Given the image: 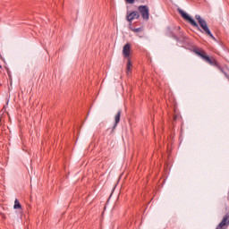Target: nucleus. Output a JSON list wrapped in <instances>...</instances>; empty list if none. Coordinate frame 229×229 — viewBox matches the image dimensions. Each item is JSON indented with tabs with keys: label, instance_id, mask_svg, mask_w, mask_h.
I'll use <instances>...</instances> for the list:
<instances>
[{
	"label": "nucleus",
	"instance_id": "nucleus-1",
	"mask_svg": "<svg viewBox=\"0 0 229 229\" xmlns=\"http://www.w3.org/2000/svg\"><path fill=\"white\" fill-rule=\"evenodd\" d=\"M177 12L179 15H181L184 21H187V22H189L193 28H196L199 31L202 32L207 37H209V38H212V40H216V37H214V34L210 31L208 24H207V21L204 19H201L199 14L195 15V19L198 21L199 25L198 22L189 15V13H185V11L178 8Z\"/></svg>",
	"mask_w": 229,
	"mask_h": 229
},
{
	"label": "nucleus",
	"instance_id": "nucleus-4",
	"mask_svg": "<svg viewBox=\"0 0 229 229\" xmlns=\"http://www.w3.org/2000/svg\"><path fill=\"white\" fill-rule=\"evenodd\" d=\"M123 114V111L118 110V112L114 115V125L111 129V131H110L109 135H112V133H114L115 129L117 128V124H119V123H121V114Z\"/></svg>",
	"mask_w": 229,
	"mask_h": 229
},
{
	"label": "nucleus",
	"instance_id": "nucleus-2",
	"mask_svg": "<svg viewBox=\"0 0 229 229\" xmlns=\"http://www.w3.org/2000/svg\"><path fill=\"white\" fill-rule=\"evenodd\" d=\"M138 12L144 21H149V7L148 5L138 6Z\"/></svg>",
	"mask_w": 229,
	"mask_h": 229
},
{
	"label": "nucleus",
	"instance_id": "nucleus-3",
	"mask_svg": "<svg viewBox=\"0 0 229 229\" xmlns=\"http://www.w3.org/2000/svg\"><path fill=\"white\" fill-rule=\"evenodd\" d=\"M176 27H167L166 28V36L170 37L171 38H174V40H176L177 42H180V38L176 36Z\"/></svg>",
	"mask_w": 229,
	"mask_h": 229
},
{
	"label": "nucleus",
	"instance_id": "nucleus-11",
	"mask_svg": "<svg viewBox=\"0 0 229 229\" xmlns=\"http://www.w3.org/2000/svg\"><path fill=\"white\" fill-rule=\"evenodd\" d=\"M176 119H178V115L174 116V121H176Z\"/></svg>",
	"mask_w": 229,
	"mask_h": 229
},
{
	"label": "nucleus",
	"instance_id": "nucleus-9",
	"mask_svg": "<svg viewBox=\"0 0 229 229\" xmlns=\"http://www.w3.org/2000/svg\"><path fill=\"white\" fill-rule=\"evenodd\" d=\"M131 31H133L134 33H139L140 31H142V30H144V28L142 27H139V28H131Z\"/></svg>",
	"mask_w": 229,
	"mask_h": 229
},
{
	"label": "nucleus",
	"instance_id": "nucleus-5",
	"mask_svg": "<svg viewBox=\"0 0 229 229\" xmlns=\"http://www.w3.org/2000/svg\"><path fill=\"white\" fill-rule=\"evenodd\" d=\"M140 13H139V11H132L126 16V20L128 21V22H131V23L133 22L134 19H140Z\"/></svg>",
	"mask_w": 229,
	"mask_h": 229
},
{
	"label": "nucleus",
	"instance_id": "nucleus-7",
	"mask_svg": "<svg viewBox=\"0 0 229 229\" xmlns=\"http://www.w3.org/2000/svg\"><path fill=\"white\" fill-rule=\"evenodd\" d=\"M127 74H130L131 72V60L128 59L127 62V68H126Z\"/></svg>",
	"mask_w": 229,
	"mask_h": 229
},
{
	"label": "nucleus",
	"instance_id": "nucleus-10",
	"mask_svg": "<svg viewBox=\"0 0 229 229\" xmlns=\"http://www.w3.org/2000/svg\"><path fill=\"white\" fill-rule=\"evenodd\" d=\"M126 3H129V4H133L135 3V0H125Z\"/></svg>",
	"mask_w": 229,
	"mask_h": 229
},
{
	"label": "nucleus",
	"instance_id": "nucleus-8",
	"mask_svg": "<svg viewBox=\"0 0 229 229\" xmlns=\"http://www.w3.org/2000/svg\"><path fill=\"white\" fill-rule=\"evenodd\" d=\"M13 208L17 210V208H22V206L21 205V202H19V199H15Z\"/></svg>",
	"mask_w": 229,
	"mask_h": 229
},
{
	"label": "nucleus",
	"instance_id": "nucleus-12",
	"mask_svg": "<svg viewBox=\"0 0 229 229\" xmlns=\"http://www.w3.org/2000/svg\"><path fill=\"white\" fill-rule=\"evenodd\" d=\"M177 30H180V26L177 27Z\"/></svg>",
	"mask_w": 229,
	"mask_h": 229
},
{
	"label": "nucleus",
	"instance_id": "nucleus-6",
	"mask_svg": "<svg viewBox=\"0 0 229 229\" xmlns=\"http://www.w3.org/2000/svg\"><path fill=\"white\" fill-rule=\"evenodd\" d=\"M131 49V46L127 43L123 46V54L124 58H130V51Z\"/></svg>",
	"mask_w": 229,
	"mask_h": 229
}]
</instances>
